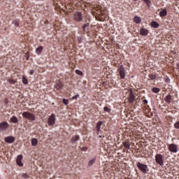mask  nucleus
<instances>
[{"label":"nucleus","instance_id":"11","mask_svg":"<svg viewBox=\"0 0 179 179\" xmlns=\"http://www.w3.org/2000/svg\"><path fill=\"white\" fill-rule=\"evenodd\" d=\"M140 34L141 36H148V34H149V30H148L146 28L141 27L140 29Z\"/></svg>","mask_w":179,"mask_h":179},{"label":"nucleus","instance_id":"23","mask_svg":"<svg viewBox=\"0 0 179 179\" xmlns=\"http://www.w3.org/2000/svg\"><path fill=\"white\" fill-rule=\"evenodd\" d=\"M101 125H103V122L102 121H99L97 124H96V129L97 131H100V128L101 127Z\"/></svg>","mask_w":179,"mask_h":179},{"label":"nucleus","instance_id":"10","mask_svg":"<svg viewBox=\"0 0 179 179\" xmlns=\"http://www.w3.org/2000/svg\"><path fill=\"white\" fill-rule=\"evenodd\" d=\"M4 141L6 143H13L15 142V137L10 136L5 138Z\"/></svg>","mask_w":179,"mask_h":179},{"label":"nucleus","instance_id":"16","mask_svg":"<svg viewBox=\"0 0 179 179\" xmlns=\"http://www.w3.org/2000/svg\"><path fill=\"white\" fill-rule=\"evenodd\" d=\"M159 16L161 17H164V16H167V10L163 9L159 12Z\"/></svg>","mask_w":179,"mask_h":179},{"label":"nucleus","instance_id":"13","mask_svg":"<svg viewBox=\"0 0 179 179\" xmlns=\"http://www.w3.org/2000/svg\"><path fill=\"white\" fill-rule=\"evenodd\" d=\"M22 159L23 155H18L17 157V164L20 166V167H23V162H22Z\"/></svg>","mask_w":179,"mask_h":179},{"label":"nucleus","instance_id":"20","mask_svg":"<svg viewBox=\"0 0 179 179\" xmlns=\"http://www.w3.org/2000/svg\"><path fill=\"white\" fill-rule=\"evenodd\" d=\"M19 120H17V117L16 116H13L10 118V122H13V124H16V122H18Z\"/></svg>","mask_w":179,"mask_h":179},{"label":"nucleus","instance_id":"4","mask_svg":"<svg viewBox=\"0 0 179 179\" xmlns=\"http://www.w3.org/2000/svg\"><path fill=\"white\" fill-rule=\"evenodd\" d=\"M169 150L172 153H177L178 152V145L174 143L170 144L169 145Z\"/></svg>","mask_w":179,"mask_h":179},{"label":"nucleus","instance_id":"37","mask_svg":"<svg viewBox=\"0 0 179 179\" xmlns=\"http://www.w3.org/2000/svg\"><path fill=\"white\" fill-rule=\"evenodd\" d=\"M78 97H79V94H77V95H76V96H73L72 97V99H73V100H76V99H78Z\"/></svg>","mask_w":179,"mask_h":179},{"label":"nucleus","instance_id":"1","mask_svg":"<svg viewBox=\"0 0 179 179\" xmlns=\"http://www.w3.org/2000/svg\"><path fill=\"white\" fill-rule=\"evenodd\" d=\"M137 167L140 170V171L143 173V174H148V173H149V168H148V165L145 164L138 162Z\"/></svg>","mask_w":179,"mask_h":179},{"label":"nucleus","instance_id":"29","mask_svg":"<svg viewBox=\"0 0 179 179\" xmlns=\"http://www.w3.org/2000/svg\"><path fill=\"white\" fill-rule=\"evenodd\" d=\"M94 10H96V12H97L96 13V14L97 15H100V13H101V11L100 10V8H99V7H94Z\"/></svg>","mask_w":179,"mask_h":179},{"label":"nucleus","instance_id":"38","mask_svg":"<svg viewBox=\"0 0 179 179\" xmlns=\"http://www.w3.org/2000/svg\"><path fill=\"white\" fill-rule=\"evenodd\" d=\"M144 2H145L146 5H150V0H144Z\"/></svg>","mask_w":179,"mask_h":179},{"label":"nucleus","instance_id":"33","mask_svg":"<svg viewBox=\"0 0 179 179\" xmlns=\"http://www.w3.org/2000/svg\"><path fill=\"white\" fill-rule=\"evenodd\" d=\"M174 128H176V129H179V121L174 124Z\"/></svg>","mask_w":179,"mask_h":179},{"label":"nucleus","instance_id":"26","mask_svg":"<svg viewBox=\"0 0 179 179\" xmlns=\"http://www.w3.org/2000/svg\"><path fill=\"white\" fill-rule=\"evenodd\" d=\"M103 111H105V113H110L111 108H108V106H105L103 108Z\"/></svg>","mask_w":179,"mask_h":179},{"label":"nucleus","instance_id":"24","mask_svg":"<svg viewBox=\"0 0 179 179\" xmlns=\"http://www.w3.org/2000/svg\"><path fill=\"white\" fill-rule=\"evenodd\" d=\"M148 78H149V80H155V79H156V75L155 74H150L148 76Z\"/></svg>","mask_w":179,"mask_h":179},{"label":"nucleus","instance_id":"43","mask_svg":"<svg viewBox=\"0 0 179 179\" xmlns=\"http://www.w3.org/2000/svg\"><path fill=\"white\" fill-rule=\"evenodd\" d=\"M178 68V71H179V64L177 65Z\"/></svg>","mask_w":179,"mask_h":179},{"label":"nucleus","instance_id":"40","mask_svg":"<svg viewBox=\"0 0 179 179\" xmlns=\"http://www.w3.org/2000/svg\"><path fill=\"white\" fill-rule=\"evenodd\" d=\"M82 150H84V152H86V150H87V148L84 147V148H82Z\"/></svg>","mask_w":179,"mask_h":179},{"label":"nucleus","instance_id":"18","mask_svg":"<svg viewBox=\"0 0 179 179\" xmlns=\"http://www.w3.org/2000/svg\"><path fill=\"white\" fill-rule=\"evenodd\" d=\"M94 163H96V157H94L91 160L89 161V162H88L89 167H92V166H93V164H94Z\"/></svg>","mask_w":179,"mask_h":179},{"label":"nucleus","instance_id":"9","mask_svg":"<svg viewBox=\"0 0 179 179\" xmlns=\"http://www.w3.org/2000/svg\"><path fill=\"white\" fill-rule=\"evenodd\" d=\"M54 124H55V115L52 114L48 119V124L54 125Z\"/></svg>","mask_w":179,"mask_h":179},{"label":"nucleus","instance_id":"14","mask_svg":"<svg viewBox=\"0 0 179 179\" xmlns=\"http://www.w3.org/2000/svg\"><path fill=\"white\" fill-rule=\"evenodd\" d=\"M133 20L134 23H136V24H139V23L142 22V18L138 15L134 16Z\"/></svg>","mask_w":179,"mask_h":179},{"label":"nucleus","instance_id":"19","mask_svg":"<svg viewBox=\"0 0 179 179\" xmlns=\"http://www.w3.org/2000/svg\"><path fill=\"white\" fill-rule=\"evenodd\" d=\"M37 143H38V140H37V138H32L31 139L32 146H37Z\"/></svg>","mask_w":179,"mask_h":179},{"label":"nucleus","instance_id":"27","mask_svg":"<svg viewBox=\"0 0 179 179\" xmlns=\"http://www.w3.org/2000/svg\"><path fill=\"white\" fill-rule=\"evenodd\" d=\"M7 80L10 85H15L16 83V81L13 79L8 78Z\"/></svg>","mask_w":179,"mask_h":179},{"label":"nucleus","instance_id":"44","mask_svg":"<svg viewBox=\"0 0 179 179\" xmlns=\"http://www.w3.org/2000/svg\"><path fill=\"white\" fill-rule=\"evenodd\" d=\"M134 1H138V0H134Z\"/></svg>","mask_w":179,"mask_h":179},{"label":"nucleus","instance_id":"34","mask_svg":"<svg viewBox=\"0 0 179 179\" xmlns=\"http://www.w3.org/2000/svg\"><path fill=\"white\" fill-rule=\"evenodd\" d=\"M62 103H64L65 106H68V99H63Z\"/></svg>","mask_w":179,"mask_h":179},{"label":"nucleus","instance_id":"32","mask_svg":"<svg viewBox=\"0 0 179 179\" xmlns=\"http://www.w3.org/2000/svg\"><path fill=\"white\" fill-rule=\"evenodd\" d=\"M89 26H90V23H86V24H85L83 26V29L84 30V31H85L86 27H89Z\"/></svg>","mask_w":179,"mask_h":179},{"label":"nucleus","instance_id":"6","mask_svg":"<svg viewBox=\"0 0 179 179\" xmlns=\"http://www.w3.org/2000/svg\"><path fill=\"white\" fill-rule=\"evenodd\" d=\"M9 128V124L8 122H2L0 123V131H6Z\"/></svg>","mask_w":179,"mask_h":179},{"label":"nucleus","instance_id":"30","mask_svg":"<svg viewBox=\"0 0 179 179\" xmlns=\"http://www.w3.org/2000/svg\"><path fill=\"white\" fill-rule=\"evenodd\" d=\"M19 23H20L19 20H15L13 22V24H14L15 26H17V27H19Z\"/></svg>","mask_w":179,"mask_h":179},{"label":"nucleus","instance_id":"8","mask_svg":"<svg viewBox=\"0 0 179 179\" xmlns=\"http://www.w3.org/2000/svg\"><path fill=\"white\" fill-rule=\"evenodd\" d=\"M73 18L76 22H82L83 20V15L82 13L80 12H77L73 15Z\"/></svg>","mask_w":179,"mask_h":179},{"label":"nucleus","instance_id":"7","mask_svg":"<svg viewBox=\"0 0 179 179\" xmlns=\"http://www.w3.org/2000/svg\"><path fill=\"white\" fill-rule=\"evenodd\" d=\"M135 99H136V96H135V94H134V92L132 90H130L129 96L128 97L129 103L130 104H134V101H135Z\"/></svg>","mask_w":179,"mask_h":179},{"label":"nucleus","instance_id":"25","mask_svg":"<svg viewBox=\"0 0 179 179\" xmlns=\"http://www.w3.org/2000/svg\"><path fill=\"white\" fill-rule=\"evenodd\" d=\"M152 92H153V93H159L160 92V89L157 87H153L152 89Z\"/></svg>","mask_w":179,"mask_h":179},{"label":"nucleus","instance_id":"35","mask_svg":"<svg viewBox=\"0 0 179 179\" xmlns=\"http://www.w3.org/2000/svg\"><path fill=\"white\" fill-rule=\"evenodd\" d=\"M76 73H77V75H80V76L83 75V73L80 70H76Z\"/></svg>","mask_w":179,"mask_h":179},{"label":"nucleus","instance_id":"41","mask_svg":"<svg viewBox=\"0 0 179 179\" xmlns=\"http://www.w3.org/2000/svg\"><path fill=\"white\" fill-rule=\"evenodd\" d=\"M29 73H30L31 75H34V70H31L30 72H29Z\"/></svg>","mask_w":179,"mask_h":179},{"label":"nucleus","instance_id":"15","mask_svg":"<svg viewBox=\"0 0 179 179\" xmlns=\"http://www.w3.org/2000/svg\"><path fill=\"white\" fill-rule=\"evenodd\" d=\"M166 103H168V104H170L171 103V100H173V96L169 94L167 95L164 99Z\"/></svg>","mask_w":179,"mask_h":179},{"label":"nucleus","instance_id":"39","mask_svg":"<svg viewBox=\"0 0 179 179\" xmlns=\"http://www.w3.org/2000/svg\"><path fill=\"white\" fill-rule=\"evenodd\" d=\"M25 57H26L27 59H29V52H26Z\"/></svg>","mask_w":179,"mask_h":179},{"label":"nucleus","instance_id":"2","mask_svg":"<svg viewBox=\"0 0 179 179\" xmlns=\"http://www.w3.org/2000/svg\"><path fill=\"white\" fill-rule=\"evenodd\" d=\"M22 117L29 121H36V115L30 112H24L22 113Z\"/></svg>","mask_w":179,"mask_h":179},{"label":"nucleus","instance_id":"28","mask_svg":"<svg viewBox=\"0 0 179 179\" xmlns=\"http://www.w3.org/2000/svg\"><path fill=\"white\" fill-rule=\"evenodd\" d=\"M77 141H79V136H74L72 138V142H77Z\"/></svg>","mask_w":179,"mask_h":179},{"label":"nucleus","instance_id":"45","mask_svg":"<svg viewBox=\"0 0 179 179\" xmlns=\"http://www.w3.org/2000/svg\"><path fill=\"white\" fill-rule=\"evenodd\" d=\"M142 1H145V0H142Z\"/></svg>","mask_w":179,"mask_h":179},{"label":"nucleus","instance_id":"22","mask_svg":"<svg viewBox=\"0 0 179 179\" xmlns=\"http://www.w3.org/2000/svg\"><path fill=\"white\" fill-rule=\"evenodd\" d=\"M123 145L125 147L126 149H130L131 145H129V142L124 141L123 142Z\"/></svg>","mask_w":179,"mask_h":179},{"label":"nucleus","instance_id":"31","mask_svg":"<svg viewBox=\"0 0 179 179\" xmlns=\"http://www.w3.org/2000/svg\"><path fill=\"white\" fill-rule=\"evenodd\" d=\"M22 83H24V85H27L28 83L27 78L24 76H22Z\"/></svg>","mask_w":179,"mask_h":179},{"label":"nucleus","instance_id":"21","mask_svg":"<svg viewBox=\"0 0 179 179\" xmlns=\"http://www.w3.org/2000/svg\"><path fill=\"white\" fill-rule=\"evenodd\" d=\"M41 51H43V46H39L36 50V52L38 54V55H40V54H41Z\"/></svg>","mask_w":179,"mask_h":179},{"label":"nucleus","instance_id":"17","mask_svg":"<svg viewBox=\"0 0 179 179\" xmlns=\"http://www.w3.org/2000/svg\"><path fill=\"white\" fill-rule=\"evenodd\" d=\"M159 26H160V24H159V23H157L156 21H152L151 22V27H154V29H157Z\"/></svg>","mask_w":179,"mask_h":179},{"label":"nucleus","instance_id":"42","mask_svg":"<svg viewBox=\"0 0 179 179\" xmlns=\"http://www.w3.org/2000/svg\"><path fill=\"white\" fill-rule=\"evenodd\" d=\"M143 103H144L145 104H148V100H147V99H144V100H143Z\"/></svg>","mask_w":179,"mask_h":179},{"label":"nucleus","instance_id":"36","mask_svg":"<svg viewBox=\"0 0 179 179\" xmlns=\"http://www.w3.org/2000/svg\"><path fill=\"white\" fill-rule=\"evenodd\" d=\"M22 177L23 178H27L29 177V175H27V173H23V174L22 175Z\"/></svg>","mask_w":179,"mask_h":179},{"label":"nucleus","instance_id":"3","mask_svg":"<svg viewBox=\"0 0 179 179\" xmlns=\"http://www.w3.org/2000/svg\"><path fill=\"white\" fill-rule=\"evenodd\" d=\"M155 162L157 164H159V166H163L164 163V157L161 154H157L155 155Z\"/></svg>","mask_w":179,"mask_h":179},{"label":"nucleus","instance_id":"12","mask_svg":"<svg viewBox=\"0 0 179 179\" xmlns=\"http://www.w3.org/2000/svg\"><path fill=\"white\" fill-rule=\"evenodd\" d=\"M62 87H64V83H62V82L61 81H57L56 85H55V89L56 90H61Z\"/></svg>","mask_w":179,"mask_h":179},{"label":"nucleus","instance_id":"5","mask_svg":"<svg viewBox=\"0 0 179 179\" xmlns=\"http://www.w3.org/2000/svg\"><path fill=\"white\" fill-rule=\"evenodd\" d=\"M117 71L121 79H125V69H124V66L120 65Z\"/></svg>","mask_w":179,"mask_h":179}]
</instances>
